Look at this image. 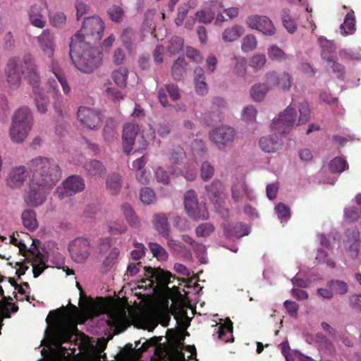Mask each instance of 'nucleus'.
<instances>
[{
    "label": "nucleus",
    "instance_id": "7ed1b4c3",
    "mask_svg": "<svg viewBox=\"0 0 361 361\" xmlns=\"http://www.w3.org/2000/svg\"><path fill=\"white\" fill-rule=\"evenodd\" d=\"M30 179L51 189L61 178L62 171L53 159L39 156L30 161Z\"/></svg>",
    "mask_w": 361,
    "mask_h": 361
},
{
    "label": "nucleus",
    "instance_id": "1a4fd4ad",
    "mask_svg": "<svg viewBox=\"0 0 361 361\" xmlns=\"http://www.w3.org/2000/svg\"><path fill=\"white\" fill-rule=\"evenodd\" d=\"M298 114L295 108L288 106L283 112H281L279 118L274 121L271 124V129L280 135H283L296 123Z\"/></svg>",
    "mask_w": 361,
    "mask_h": 361
},
{
    "label": "nucleus",
    "instance_id": "c756f323",
    "mask_svg": "<svg viewBox=\"0 0 361 361\" xmlns=\"http://www.w3.org/2000/svg\"><path fill=\"white\" fill-rule=\"evenodd\" d=\"M121 210L126 218V221L130 226L137 228L140 226V221L132 206L128 203H124L121 205Z\"/></svg>",
    "mask_w": 361,
    "mask_h": 361
},
{
    "label": "nucleus",
    "instance_id": "cd10ccee",
    "mask_svg": "<svg viewBox=\"0 0 361 361\" xmlns=\"http://www.w3.org/2000/svg\"><path fill=\"white\" fill-rule=\"evenodd\" d=\"M154 225L156 231L162 237H168L170 233L169 224L168 222V217L165 214H155L154 215Z\"/></svg>",
    "mask_w": 361,
    "mask_h": 361
},
{
    "label": "nucleus",
    "instance_id": "5fc2aeb1",
    "mask_svg": "<svg viewBox=\"0 0 361 361\" xmlns=\"http://www.w3.org/2000/svg\"><path fill=\"white\" fill-rule=\"evenodd\" d=\"M66 21V16L63 12L49 14L50 24L55 27H62Z\"/></svg>",
    "mask_w": 361,
    "mask_h": 361
},
{
    "label": "nucleus",
    "instance_id": "c03bdc74",
    "mask_svg": "<svg viewBox=\"0 0 361 361\" xmlns=\"http://www.w3.org/2000/svg\"><path fill=\"white\" fill-rule=\"evenodd\" d=\"M281 223L287 222L291 217V212L290 207L283 202L277 204L274 208Z\"/></svg>",
    "mask_w": 361,
    "mask_h": 361
},
{
    "label": "nucleus",
    "instance_id": "09e8293b",
    "mask_svg": "<svg viewBox=\"0 0 361 361\" xmlns=\"http://www.w3.org/2000/svg\"><path fill=\"white\" fill-rule=\"evenodd\" d=\"M329 167L331 173H341L348 168V163L341 157H335L330 161Z\"/></svg>",
    "mask_w": 361,
    "mask_h": 361
},
{
    "label": "nucleus",
    "instance_id": "864d4df0",
    "mask_svg": "<svg viewBox=\"0 0 361 361\" xmlns=\"http://www.w3.org/2000/svg\"><path fill=\"white\" fill-rule=\"evenodd\" d=\"M257 40L255 35H247L243 39L241 49L245 52L252 51L257 47Z\"/></svg>",
    "mask_w": 361,
    "mask_h": 361
},
{
    "label": "nucleus",
    "instance_id": "c9c22d12",
    "mask_svg": "<svg viewBox=\"0 0 361 361\" xmlns=\"http://www.w3.org/2000/svg\"><path fill=\"white\" fill-rule=\"evenodd\" d=\"M242 34V27L240 25H234L225 29L222 39L225 42H231L238 39Z\"/></svg>",
    "mask_w": 361,
    "mask_h": 361
},
{
    "label": "nucleus",
    "instance_id": "393cba45",
    "mask_svg": "<svg viewBox=\"0 0 361 361\" xmlns=\"http://www.w3.org/2000/svg\"><path fill=\"white\" fill-rule=\"evenodd\" d=\"M231 197L235 202H243L245 197H250V190L245 180H238L233 185Z\"/></svg>",
    "mask_w": 361,
    "mask_h": 361
},
{
    "label": "nucleus",
    "instance_id": "a18cd8bd",
    "mask_svg": "<svg viewBox=\"0 0 361 361\" xmlns=\"http://www.w3.org/2000/svg\"><path fill=\"white\" fill-rule=\"evenodd\" d=\"M269 58L272 61H282L288 59L287 54L277 45H271L267 49Z\"/></svg>",
    "mask_w": 361,
    "mask_h": 361
},
{
    "label": "nucleus",
    "instance_id": "8fccbe9b",
    "mask_svg": "<svg viewBox=\"0 0 361 361\" xmlns=\"http://www.w3.org/2000/svg\"><path fill=\"white\" fill-rule=\"evenodd\" d=\"M214 171V167L211 163L204 161L200 167V178L204 181H208L213 177Z\"/></svg>",
    "mask_w": 361,
    "mask_h": 361
},
{
    "label": "nucleus",
    "instance_id": "e433bc0d",
    "mask_svg": "<svg viewBox=\"0 0 361 361\" xmlns=\"http://www.w3.org/2000/svg\"><path fill=\"white\" fill-rule=\"evenodd\" d=\"M233 334V323L227 319L224 324H221L218 329V337L219 339L224 342H228L230 341L229 337L232 336Z\"/></svg>",
    "mask_w": 361,
    "mask_h": 361
},
{
    "label": "nucleus",
    "instance_id": "58836bf2",
    "mask_svg": "<svg viewBox=\"0 0 361 361\" xmlns=\"http://www.w3.org/2000/svg\"><path fill=\"white\" fill-rule=\"evenodd\" d=\"M322 57L328 63L327 67L331 68L334 73H338V78L343 77L345 68L343 65L334 61L332 56H326L324 51H323Z\"/></svg>",
    "mask_w": 361,
    "mask_h": 361
},
{
    "label": "nucleus",
    "instance_id": "603ef678",
    "mask_svg": "<svg viewBox=\"0 0 361 361\" xmlns=\"http://www.w3.org/2000/svg\"><path fill=\"white\" fill-rule=\"evenodd\" d=\"M35 100L38 111L41 114H45L47 111L49 99L47 97L40 92H35Z\"/></svg>",
    "mask_w": 361,
    "mask_h": 361
},
{
    "label": "nucleus",
    "instance_id": "2f4dec72",
    "mask_svg": "<svg viewBox=\"0 0 361 361\" xmlns=\"http://www.w3.org/2000/svg\"><path fill=\"white\" fill-rule=\"evenodd\" d=\"M355 18L353 11L348 12L344 19V22L341 25L340 29L342 35L353 34L355 30Z\"/></svg>",
    "mask_w": 361,
    "mask_h": 361
},
{
    "label": "nucleus",
    "instance_id": "37998d69",
    "mask_svg": "<svg viewBox=\"0 0 361 361\" xmlns=\"http://www.w3.org/2000/svg\"><path fill=\"white\" fill-rule=\"evenodd\" d=\"M185 61L184 58L179 57L172 65L171 73L173 78L180 80L185 73Z\"/></svg>",
    "mask_w": 361,
    "mask_h": 361
},
{
    "label": "nucleus",
    "instance_id": "f3484780",
    "mask_svg": "<svg viewBox=\"0 0 361 361\" xmlns=\"http://www.w3.org/2000/svg\"><path fill=\"white\" fill-rule=\"evenodd\" d=\"M265 76L270 85L283 91H288L293 85V77L287 72L279 73L271 71L267 73Z\"/></svg>",
    "mask_w": 361,
    "mask_h": 361
},
{
    "label": "nucleus",
    "instance_id": "e2e57ef3",
    "mask_svg": "<svg viewBox=\"0 0 361 361\" xmlns=\"http://www.w3.org/2000/svg\"><path fill=\"white\" fill-rule=\"evenodd\" d=\"M196 17L200 23H209L214 20V13L211 9L207 8L197 11Z\"/></svg>",
    "mask_w": 361,
    "mask_h": 361
},
{
    "label": "nucleus",
    "instance_id": "680f3d73",
    "mask_svg": "<svg viewBox=\"0 0 361 361\" xmlns=\"http://www.w3.org/2000/svg\"><path fill=\"white\" fill-rule=\"evenodd\" d=\"M167 240V245L169 247L170 250L176 254L179 252L180 250H185V246L183 245L178 240H175L170 236V233H169L168 237H164Z\"/></svg>",
    "mask_w": 361,
    "mask_h": 361
},
{
    "label": "nucleus",
    "instance_id": "5701e85b",
    "mask_svg": "<svg viewBox=\"0 0 361 361\" xmlns=\"http://www.w3.org/2000/svg\"><path fill=\"white\" fill-rule=\"evenodd\" d=\"M32 128L27 126L11 121L9 130L11 138L15 142H23L27 138Z\"/></svg>",
    "mask_w": 361,
    "mask_h": 361
},
{
    "label": "nucleus",
    "instance_id": "bb28decb",
    "mask_svg": "<svg viewBox=\"0 0 361 361\" xmlns=\"http://www.w3.org/2000/svg\"><path fill=\"white\" fill-rule=\"evenodd\" d=\"M167 159L170 164L168 166L171 168V166L173 165H181L184 163L186 159V153L184 151L183 148L180 146H174L171 148L167 153Z\"/></svg>",
    "mask_w": 361,
    "mask_h": 361
},
{
    "label": "nucleus",
    "instance_id": "6e6552de",
    "mask_svg": "<svg viewBox=\"0 0 361 361\" xmlns=\"http://www.w3.org/2000/svg\"><path fill=\"white\" fill-rule=\"evenodd\" d=\"M185 209L192 219H207L209 216L205 204H199L197 193L194 190H188L184 195Z\"/></svg>",
    "mask_w": 361,
    "mask_h": 361
},
{
    "label": "nucleus",
    "instance_id": "2eb2a0df",
    "mask_svg": "<svg viewBox=\"0 0 361 361\" xmlns=\"http://www.w3.org/2000/svg\"><path fill=\"white\" fill-rule=\"evenodd\" d=\"M30 170L29 171L25 166L13 167L8 174L6 185L11 188L19 189L24 185L27 178H30Z\"/></svg>",
    "mask_w": 361,
    "mask_h": 361
},
{
    "label": "nucleus",
    "instance_id": "aec40b11",
    "mask_svg": "<svg viewBox=\"0 0 361 361\" xmlns=\"http://www.w3.org/2000/svg\"><path fill=\"white\" fill-rule=\"evenodd\" d=\"M206 195L210 201L220 206L226 197L224 188L222 183L218 180H214L211 184L205 186Z\"/></svg>",
    "mask_w": 361,
    "mask_h": 361
},
{
    "label": "nucleus",
    "instance_id": "69168bd1",
    "mask_svg": "<svg viewBox=\"0 0 361 361\" xmlns=\"http://www.w3.org/2000/svg\"><path fill=\"white\" fill-rule=\"evenodd\" d=\"M361 216V209L356 207H350L345 209V216L350 221H357Z\"/></svg>",
    "mask_w": 361,
    "mask_h": 361
},
{
    "label": "nucleus",
    "instance_id": "774afa93",
    "mask_svg": "<svg viewBox=\"0 0 361 361\" xmlns=\"http://www.w3.org/2000/svg\"><path fill=\"white\" fill-rule=\"evenodd\" d=\"M112 240L109 237L101 238L98 240L97 250L100 254L107 252L111 246Z\"/></svg>",
    "mask_w": 361,
    "mask_h": 361
},
{
    "label": "nucleus",
    "instance_id": "49530a36",
    "mask_svg": "<svg viewBox=\"0 0 361 361\" xmlns=\"http://www.w3.org/2000/svg\"><path fill=\"white\" fill-rule=\"evenodd\" d=\"M121 39L126 48L131 49L136 39L135 32L132 28H126L123 31Z\"/></svg>",
    "mask_w": 361,
    "mask_h": 361
},
{
    "label": "nucleus",
    "instance_id": "9b49d317",
    "mask_svg": "<svg viewBox=\"0 0 361 361\" xmlns=\"http://www.w3.org/2000/svg\"><path fill=\"white\" fill-rule=\"evenodd\" d=\"M68 250L74 261L82 263L90 254V242L85 238H77L71 242Z\"/></svg>",
    "mask_w": 361,
    "mask_h": 361
},
{
    "label": "nucleus",
    "instance_id": "a878e982",
    "mask_svg": "<svg viewBox=\"0 0 361 361\" xmlns=\"http://www.w3.org/2000/svg\"><path fill=\"white\" fill-rule=\"evenodd\" d=\"M276 134L277 133H275ZM259 146L261 149L268 153L275 152L282 146V142L278 138L276 135L263 137L259 140Z\"/></svg>",
    "mask_w": 361,
    "mask_h": 361
},
{
    "label": "nucleus",
    "instance_id": "39448f33",
    "mask_svg": "<svg viewBox=\"0 0 361 361\" xmlns=\"http://www.w3.org/2000/svg\"><path fill=\"white\" fill-rule=\"evenodd\" d=\"M104 30V23L97 15L85 18L81 29L73 36L78 35L81 43L97 45L101 40Z\"/></svg>",
    "mask_w": 361,
    "mask_h": 361
},
{
    "label": "nucleus",
    "instance_id": "20e7f679",
    "mask_svg": "<svg viewBox=\"0 0 361 361\" xmlns=\"http://www.w3.org/2000/svg\"><path fill=\"white\" fill-rule=\"evenodd\" d=\"M64 310L65 307H62L56 310H52L47 318V322L50 317L55 320L49 327L47 336L53 343L57 345H61L64 343L71 341L74 331H77L75 326H68L58 319V312L64 311Z\"/></svg>",
    "mask_w": 361,
    "mask_h": 361
},
{
    "label": "nucleus",
    "instance_id": "423d86ee",
    "mask_svg": "<svg viewBox=\"0 0 361 361\" xmlns=\"http://www.w3.org/2000/svg\"><path fill=\"white\" fill-rule=\"evenodd\" d=\"M145 276L146 279L141 280V283H145L150 288H154V283L162 289L167 291L170 290L169 284L172 283L171 279H176L175 275H173L169 271H164L161 268H152L151 267H144Z\"/></svg>",
    "mask_w": 361,
    "mask_h": 361
},
{
    "label": "nucleus",
    "instance_id": "dca6fc26",
    "mask_svg": "<svg viewBox=\"0 0 361 361\" xmlns=\"http://www.w3.org/2000/svg\"><path fill=\"white\" fill-rule=\"evenodd\" d=\"M343 244L349 256L355 259L358 257L360 248V232L357 228H348L345 231Z\"/></svg>",
    "mask_w": 361,
    "mask_h": 361
},
{
    "label": "nucleus",
    "instance_id": "0eeeda50",
    "mask_svg": "<svg viewBox=\"0 0 361 361\" xmlns=\"http://www.w3.org/2000/svg\"><path fill=\"white\" fill-rule=\"evenodd\" d=\"M48 188L29 179L27 189L25 190L23 199L25 204L30 208H37L46 202Z\"/></svg>",
    "mask_w": 361,
    "mask_h": 361
},
{
    "label": "nucleus",
    "instance_id": "f03ea898",
    "mask_svg": "<svg viewBox=\"0 0 361 361\" xmlns=\"http://www.w3.org/2000/svg\"><path fill=\"white\" fill-rule=\"evenodd\" d=\"M80 39L78 35L71 37L69 55L78 70L91 73L101 65L102 53L96 45L81 43Z\"/></svg>",
    "mask_w": 361,
    "mask_h": 361
},
{
    "label": "nucleus",
    "instance_id": "f704fd0d",
    "mask_svg": "<svg viewBox=\"0 0 361 361\" xmlns=\"http://www.w3.org/2000/svg\"><path fill=\"white\" fill-rule=\"evenodd\" d=\"M128 70L125 67H120L111 73L114 82L121 87H125L127 83Z\"/></svg>",
    "mask_w": 361,
    "mask_h": 361
},
{
    "label": "nucleus",
    "instance_id": "4468645a",
    "mask_svg": "<svg viewBox=\"0 0 361 361\" xmlns=\"http://www.w3.org/2000/svg\"><path fill=\"white\" fill-rule=\"evenodd\" d=\"M48 9L47 0H39V4L32 5L28 11V18L30 24L37 28L45 27L47 20L44 13Z\"/></svg>",
    "mask_w": 361,
    "mask_h": 361
},
{
    "label": "nucleus",
    "instance_id": "c85d7f7f",
    "mask_svg": "<svg viewBox=\"0 0 361 361\" xmlns=\"http://www.w3.org/2000/svg\"><path fill=\"white\" fill-rule=\"evenodd\" d=\"M21 219L24 227L30 231H34L38 227L37 214L32 209H27L21 214Z\"/></svg>",
    "mask_w": 361,
    "mask_h": 361
},
{
    "label": "nucleus",
    "instance_id": "79ce46f5",
    "mask_svg": "<svg viewBox=\"0 0 361 361\" xmlns=\"http://www.w3.org/2000/svg\"><path fill=\"white\" fill-rule=\"evenodd\" d=\"M51 68L53 73L60 82L63 93L66 94H68L71 91V88L61 69L59 68L57 65H55L54 63L51 65Z\"/></svg>",
    "mask_w": 361,
    "mask_h": 361
},
{
    "label": "nucleus",
    "instance_id": "a211bd4d",
    "mask_svg": "<svg viewBox=\"0 0 361 361\" xmlns=\"http://www.w3.org/2000/svg\"><path fill=\"white\" fill-rule=\"evenodd\" d=\"M37 42L44 54L51 60V65L53 63L56 65L53 59L55 49L54 34L49 30H44L37 37Z\"/></svg>",
    "mask_w": 361,
    "mask_h": 361
},
{
    "label": "nucleus",
    "instance_id": "473e14b6",
    "mask_svg": "<svg viewBox=\"0 0 361 361\" xmlns=\"http://www.w3.org/2000/svg\"><path fill=\"white\" fill-rule=\"evenodd\" d=\"M326 286L332 291L333 295H345L348 291V285L346 282L338 280L331 279L326 283Z\"/></svg>",
    "mask_w": 361,
    "mask_h": 361
},
{
    "label": "nucleus",
    "instance_id": "de8ad7c7",
    "mask_svg": "<svg viewBox=\"0 0 361 361\" xmlns=\"http://www.w3.org/2000/svg\"><path fill=\"white\" fill-rule=\"evenodd\" d=\"M107 13L112 21L121 23L123 19L125 11L120 6L113 5L109 8Z\"/></svg>",
    "mask_w": 361,
    "mask_h": 361
},
{
    "label": "nucleus",
    "instance_id": "f257e3e1",
    "mask_svg": "<svg viewBox=\"0 0 361 361\" xmlns=\"http://www.w3.org/2000/svg\"><path fill=\"white\" fill-rule=\"evenodd\" d=\"M4 72L7 85L12 90L20 86L23 75L34 88H37L40 84L37 66L30 54L24 55L22 59L16 56L10 58L6 63Z\"/></svg>",
    "mask_w": 361,
    "mask_h": 361
},
{
    "label": "nucleus",
    "instance_id": "b1692460",
    "mask_svg": "<svg viewBox=\"0 0 361 361\" xmlns=\"http://www.w3.org/2000/svg\"><path fill=\"white\" fill-rule=\"evenodd\" d=\"M12 121L32 128L33 126V116L31 111L26 106L17 109L13 117Z\"/></svg>",
    "mask_w": 361,
    "mask_h": 361
},
{
    "label": "nucleus",
    "instance_id": "13d9d810",
    "mask_svg": "<svg viewBox=\"0 0 361 361\" xmlns=\"http://www.w3.org/2000/svg\"><path fill=\"white\" fill-rule=\"evenodd\" d=\"M300 117L298 124H303L307 123L310 119V109L309 104L303 102L299 105Z\"/></svg>",
    "mask_w": 361,
    "mask_h": 361
},
{
    "label": "nucleus",
    "instance_id": "0e129e2a",
    "mask_svg": "<svg viewBox=\"0 0 361 361\" xmlns=\"http://www.w3.org/2000/svg\"><path fill=\"white\" fill-rule=\"evenodd\" d=\"M214 231L213 225L209 223L202 224L196 228V235L198 237H207Z\"/></svg>",
    "mask_w": 361,
    "mask_h": 361
},
{
    "label": "nucleus",
    "instance_id": "4d7b16f0",
    "mask_svg": "<svg viewBox=\"0 0 361 361\" xmlns=\"http://www.w3.org/2000/svg\"><path fill=\"white\" fill-rule=\"evenodd\" d=\"M140 198L144 204H150L154 202L156 195L153 190L146 187L141 189Z\"/></svg>",
    "mask_w": 361,
    "mask_h": 361
},
{
    "label": "nucleus",
    "instance_id": "f8f14e48",
    "mask_svg": "<svg viewBox=\"0 0 361 361\" xmlns=\"http://www.w3.org/2000/svg\"><path fill=\"white\" fill-rule=\"evenodd\" d=\"M235 131L229 126H222L214 129L210 133L211 140L220 149L231 146L235 139Z\"/></svg>",
    "mask_w": 361,
    "mask_h": 361
},
{
    "label": "nucleus",
    "instance_id": "ddd939ff",
    "mask_svg": "<svg viewBox=\"0 0 361 361\" xmlns=\"http://www.w3.org/2000/svg\"><path fill=\"white\" fill-rule=\"evenodd\" d=\"M246 24L251 29L257 30L266 35L271 36L276 32L273 22L265 16H250L247 18Z\"/></svg>",
    "mask_w": 361,
    "mask_h": 361
},
{
    "label": "nucleus",
    "instance_id": "412c9836",
    "mask_svg": "<svg viewBox=\"0 0 361 361\" xmlns=\"http://www.w3.org/2000/svg\"><path fill=\"white\" fill-rule=\"evenodd\" d=\"M63 186L64 194L66 196H71L78 192H82L85 189V180L80 176H71L63 182Z\"/></svg>",
    "mask_w": 361,
    "mask_h": 361
},
{
    "label": "nucleus",
    "instance_id": "a19ab883",
    "mask_svg": "<svg viewBox=\"0 0 361 361\" xmlns=\"http://www.w3.org/2000/svg\"><path fill=\"white\" fill-rule=\"evenodd\" d=\"M149 248L152 253L153 257L159 261H166L169 257V254L166 249L157 243H149Z\"/></svg>",
    "mask_w": 361,
    "mask_h": 361
},
{
    "label": "nucleus",
    "instance_id": "4be33fe9",
    "mask_svg": "<svg viewBox=\"0 0 361 361\" xmlns=\"http://www.w3.org/2000/svg\"><path fill=\"white\" fill-rule=\"evenodd\" d=\"M83 168L87 176L90 177L102 178L106 173V167L104 164L96 159L86 161Z\"/></svg>",
    "mask_w": 361,
    "mask_h": 361
},
{
    "label": "nucleus",
    "instance_id": "052dcab7",
    "mask_svg": "<svg viewBox=\"0 0 361 361\" xmlns=\"http://www.w3.org/2000/svg\"><path fill=\"white\" fill-rule=\"evenodd\" d=\"M135 250L130 252L131 257L134 260H138L145 255L147 248L144 244L138 243L135 240L133 242Z\"/></svg>",
    "mask_w": 361,
    "mask_h": 361
},
{
    "label": "nucleus",
    "instance_id": "ea45409f",
    "mask_svg": "<svg viewBox=\"0 0 361 361\" xmlns=\"http://www.w3.org/2000/svg\"><path fill=\"white\" fill-rule=\"evenodd\" d=\"M104 137L107 142H113L117 138L118 133L115 122L112 119H109L103 129Z\"/></svg>",
    "mask_w": 361,
    "mask_h": 361
},
{
    "label": "nucleus",
    "instance_id": "6e6d98bb",
    "mask_svg": "<svg viewBox=\"0 0 361 361\" xmlns=\"http://www.w3.org/2000/svg\"><path fill=\"white\" fill-rule=\"evenodd\" d=\"M183 47V39L177 36L173 37L168 47V51L171 54H176L182 50Z\"/></svg>",
    "mask_w": 361,
    "mask_h": 361
},
{
    "label": "nucleus",
    "instance_id": "338daca9",
    "mask_svg": "<svg viewBox=\"0 0 361 361\" xmlns=\"http://www.w3.org/2000/svg\"><path fill=\"white\" fill-rule=\"evenodd\" d=\"M127 231V226L123 222L114 221L109 225V231L113 235L122 234Z\"/></svg>",
    "mask_w": 361,
    "mask_h": 361
},
{
    "label": "nucleus",
    "instance_id": "72a5a7b5",
    "mask_svg": "<svg viewBox=\"0 0 361 361\" xmlns=\"http://www.w3.org/2000/svg\"><path fill=\"white\" fill-rule=\"evenodd\" d=\"M106 185L112 195H117L121 188V176L115 173L110 174L106 179Z\"/></svg>",
    "mask_w": 361,
    "mask_h": 361
},
{
    "label": "nucleus",
    "instance_id": "6ab92c4d",
    "mask_svg": "<svg viewBox=\"0 0 361 361\" xmlns=\"http://www.w3.org/2000/svg\"><path fill=\"white\" fill-rule=\"evenodd\" d=\"M138 126L135 123H127L123 130V148L126 154H129L136 145L135 140L138 137Z\"/></svg>",
    "mask_w": 361,
    "mask_h": 361
},
{
    "label": "nucleus",
    "instance_id": "3c124183",
    "mask_svg": "<svg viewBox=\"0 0 361 361\" xmlns=\"http://www.w3.org/2000/svg\"><path fill=\"white\" fill-rule=\"evenodd\" d=\"M18 310V306L14 303L7 302L6 300L0 301V312L6 318L11 317V312L16 313Z\"/></svg>",
    "mask_w": 361,
    "mask_h": 361
},
{
    "label": "nucleus",
    "instance_id": "bf43d9fd",
    "mask_svg": "<svg viewBox=\"0 0 361 361\" xmlns=\"http://www.w3.org/2000/svg\"><path fill=\"white\" fill-rule=\"evenodd\" d=\"M267 62V59L263 54H257L251 57L250 59V66L255 71L260 70L264 66Z\"/></svg>",
    "mask_w": 361,
    "mask_h": 361
},
{
    "label": "nucleus",
    "instance_id": "9d476101",
    "mask_svg": "<svg viewBox=\"0 0 361 361\" xmlns=\"http://www.w3.org/2000/svg\"><path fill=\"white\" fill-rule=\"evenodd\" d=\"M77 117L81 125L90 130H97L102 126V118L100 113L92 108L80 106Z\"/></svg>",
    "mask_w": 361,
    "mask_h": 361
},
{
    "label": "nucleus",
    "instance_id": "7c9ffc66",
    "mask_svg": "<svg viewBox=\"0 0 361 361\" xmlns=\"http://www.w3.org/2000/svg\"><path fill=\"white\" fill-rule=\"evenodd\" d=\"M270 87L266 83H257L251 87L250 92L253 100L260 102L263 100L269 91Z\"/></svg>",
    "mask_w": 361,
    "mask_h": 361
},
{
    "label": "nucleus",
    "instance_id": "4c0bfd02",
    "mask_svg": "<svg viewBox=\"0 0 361 361\" xmlns=\"http://www.w3.org/2000/svg\"><path fill=\"white\" fill-rule=\"evenodd\" d=\"M225 234L229 238H239L247 235L248 233L244 224L237 223L231 229H226Z\"/></svg>",
    "mask_w": 361,
    "mask_h": 361
}]
</instances>
